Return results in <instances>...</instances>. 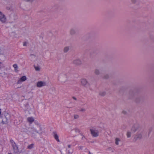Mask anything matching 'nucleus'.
<instances>
[{
  "mask_svg": "<svg viewBox=\"0 0 154 154\" xmlns=\"http://www.w3.org/2000/svg\"><path fill=\"white\" fill-rule=\"evenodd\" d=\"M80 85L86 88L90 86V84L87 80L84 78H82L80 81Z\"/></svg>",
  "mask_w": 154,
  "mask_h": 154,
  "instance_id": "1",
  "label": "nucleus"
},
{
  "mask_svg": "<svg viewBox=\"0 0 154 154\" xmlns=\"http://www.w3.org/2000/svg\"><path fill=\"white\" fill-rule=\"evenodd\" d=\"M72 63L73 64L76 66H80L82 64V60L79 58L74 60Z\"/></svg>",
  "mask_w": 154,
  "mask_h": 154,
  "instance_id": "2",
  "label": "nucleus"
},
{
  "mask_svg": "<svg viewBox=\"0 0 154 154\" xmlns=\"http://www.w3.org/2000/svg\"><path fill=\"white\" fill-rule=\"evenodd\" d=\"M10 115L8 113H6L5 114V117L2 120V124H6L7 120L10 119Z\"/></svg>",
  "mask_w": 154,
  "mask_h": 154,
  "instance_id": "3",
  "label": "nucleus"
},
{
  "mask_svg": "<svg viewBox=\"0 0 154 154\" xmlns=\"http://www.w3.org/2000/svg\"><path fill=\"white\" fill-rule=\"evenodd\" d=\"M0 21L2 23H5L7 21V18L5 15L0 11Z\"/></svg>",
  "mask_w": 154,
  "mask_h": 154,
  "instance_id": "4",
  "label": "nucleus"
},
{
  "mask_svg": "<svg viewBox=\"0 0 154 154\" xmlns=\"http://www.w3.org/2000/svg\"><path fill=\"white\" fill-rule=\"evenodd\" d=\"M60 79L62 82H65L68 80V77L66 74H64L61 75Z\"/></svg>",
  "mask_w": 154,
  "mask_h": 154,
  "instance_id": "5",
  "label": "nucleus"
},
{
  "mask_svg": "<svg viewBox=\"0 0 154 154\" xmlns=\"http://www.w3.org/2000/svg\"><path fill=\"white\" fill-rule=\"evenodd\" d=\"M37 87L41 88L47 85V83L45 81H39L38 82L36 83Z\"/></svg>",
  "mask_w": 154,
  "mask_h": 154,
  "instance_id": "6",
  "label": "nucleus"
},
{
  "mask_svg": "<svg viewBox=\"0 0 154 154\" xmlns=\"http://www.w3.org/2000/svg\"><path fill=\"white\" fill-rule=\"evenodd\" d=\"M91 134L94 137H97L98 136V131L94 129H92L90 130Z\"/></svg>",
  "mask_w": 154,
  "mask_h": 154,
  "instance_id": "7",
  "label": "nucleus"
},
{
  "mask_svg": "<svg viewBox=\"0 0 154 154\" xmlns=\"http://www.w3.org/2000/svg\"><path fill=\"white\" fill-rule=\"evenodd\" d=\"M27 78L26 76H23L21 77L18 80L17 82V84H20L21 83L24 82L26 80Z\"/></svg>",
  "mask_w": 154,
  "mask_h": 154,
  "instance_id": "8",
  "label": "nucleus"
},
{
  "mask_svg": "<svg viewBox=\"0 0 154 154\" xmlns=\"http://www.w3.org/2000/svg\"><path fill=\"white\" fill-rule=\"evenodd\" d=\"M76 31L75 29L74 28L71 29L69 31V33L71 35H74L76 33Z\"/></svg>",
  "mask_w": 154,
  "mask_h": 154,
  "instance_id": "9",
  "label": "nucleus"
},
{
  "mask_svg": "<svg viewBox=\"0 0 154 154\" xmlns=\"http://www.w3.org/2000/svg\"><path fill=\"white\" fill-rule=\"evenodd\" d=\"M142 137V135L141 134H138L136 135L134 137V139L135 141L136 140H137L138 139H141Z\"/></svg>",
  "mask_w": 154,
  "mask_h": 154,
  "instance_id": "10",
  "label": "nucleus"
},
{
  "mask_svg": "<svg viewBox=\"0 0 154 154\" xmlns=\"http://www.w3.org/2000/svg\"><path fill=\"white\" fill-rule=\"evenodd\" d=\"M30 59L32 61H35L37 58V57L34 55H30Z\"/></svg>",
  "mask_w": 154,
  "mask_h": 154,
  "instance_id": "11",
  "label": "nucleus"
},
{
  "mask_svg": "<svg viewBox=\"0 0 154 154\" xmlns=\"http://www.w3.org/2000/svg\"><path fill=\"white\" fill-rule=\"evenodd\" d=\"M13 66L14 69V71L15 72H17L18 71V67L17 65V64H15L13 65Z\"/></svg>",
  "mask_w": 154,
  "mask_h": 154,
  "instance_id": "12",
  "label": "nucleus"
},
{
  "mask_svg": "<svg viewBox=\"0 0 154 154\" xmlns=\"http://www.w3.org/2000/svg\"><path fill=\"white\" fill-rule=\"evenodd\" d=\"M106 92L104 91H100L99 92V94L100 95L102 96H104L106 95Z\"/></svg>",
  "mask_w": 154,
  "mask_h": 154,
  "instance_id": "13",
  "label": "nucleus"
},
{
  "mask_svg": "<svg viewBox=\"0 0 154 154\" xmlns=\"http://www.w3.org/2000/svg\"><path fill=\"white\" fill-rule=\"evenodd\" d=\"M54 137L56 140L58 142H60L59 137L58 135L56 133H54Z\"/></svg>",
  "mask_w": 154,
  "mask_h": 154,
  "instance_id": "14",
  "label": "nucleus"
},
{
  "mask_svg": "<svg viewBox=\"0 0 154 154\" xmlns=\"http://www.w3.org/2000/svg\"><path fill=\"white\" fill-rule=\"evenodd\" d=\"M94 73L97 75H98L100 73V70L98 69H96L94 70Z\"/></svg>",
  "mask_w": 154,
  "mask_h": 154,
  "instance_id": "15",
  "label": "nucleus"
},
{
  "mask_svg": "<svg viewBox=\"0 0 154 154\" xmlns=\"http://www.w3.org/2000/svg\"><path fill=\"white\" fill-rule=\"evenodd\" d=\"M27 120L31 123L34 121V119L32 117H29L27 118Z\"/></svg>",
  "mask_w": 154,
  "mask_h": 154,
  "instance_id": "16",
  "label": "nucleus"
},
{
  "mask_svg": "<svg viewBox=\"0 0 154 154\" xmlns=\"http://www.w3.org/2000/svg\"><path fill=\"white\" fill-rule=\"evenodd\" d=\"M121 141L120 139L118 138H116L115 139V143L116 145H119V142Z\"/></svg>",
  "mask_w": 154,
  "mask_h": 154,
  "instance_id": "17",
  "label": "nucleus"
},
{
  "mask_svg": "<svg viewBox=\"0 0 154 154\" xmlns=\"http://www.w3.org/2000/svg\"><path fill=\"white\" fill-rule=\"evenodd\" d=\"M69 50V47H66L63 49V51L65 53L67 52Z\"/></svg>",
  "mask_w": 154,
  "mask_h": 154,
  "instance_id": "18",
  "label": "nucleus"
},
{
  "mask_svg": "<svg viewBox=\"0 0 154 154\" xmlns=\"http://www.w3.org/2000/svg\"><path fill=\"white\" fill-rule=\"evenodd\" d=\"M126 136L127 138H129L131 137V133L129 131H128L126 134Z\"/></svg>",
  "mask_w": 154,
  "mask_h": 154,
  "instance_id": "19",
  "label": "nucleus"
},
{
  "mask_svg": "<svg viewBox=\"0 0 154 154\" xmlns=\"http://www.w3.org/2000/svg\"><path fill=\"white\" fill-rule=\"evenodd\" d=\"M122 113L124 115H125L127 114V111L125 110H123L122 112Z\"/></svg>",
  "mask_w": 154,
  "mask_h": 154,
  "instance_id": "20",
  "label": "nucleus"
},
{
  "mask_svg": "<svg viewBox=\"0 0 154 154\" xmlns=\"http://www.w3.org/2000/svg\"><path fill=\"white\" fill-rule=\"evenodd\" d=\"M35 69L36 71H39L40 69V68L39 66H34Z\"/></svg>",
  "mask_w": 154,
  "mask_h": 154,
  "instance_id": "21",
  "label": "nucleus"
},
{
  "mask_svg": "<svg viewBox=\"0 0 154 154\" xmlns=\"http://www.w3.org/2000/svg\"><path fill=\"white\" fill-rule=\"evenodd\" d=\"M35 0H24L25 2H29L31 3H32Z\"/></svg>",
  "mask_w": 154,
  "mask_h": 154,
  "instance_id": "22",
  "label": "nucleus"
},
{
  "mask_svg": "<svg viewBox=\"0 0 154 154\" xmlns=\"http://www.w3.org/2000/svg\"><path fill=\"white\" fill-rule=\"evenodd\" d=\"M73 117L74 119H78L79 118V115L77 114L74 115Z\"/></svg>",
  "mask_w": 154,
  "mask_h": 154,
  "instance_id": "23",
  "label": "nucleus"
},
{
  "mask_svg": "<svg viewBox=\"0 0 154 154\" xmlns=\"http://www.w3.org/2000/svg\"><path fill=\"white\" fill-rule=\"evenodd\" d=\"M33 147V144H31L27 146V148L29 149H31Z\"/></svg>",
  "mask_w": 154,
  "mask_h": 154,
  "instance_id": "24",
  "label": "nucleus"
},
{
  "mask_svg": "<svg viewBox=\"0 0 154 154\" xmlns=\"http://www.w3.org/2000/svg\"><path fill=\"white\" fill-rule=\"evenodd\" d=\"M131 2L132 4H136L137 2V0H131Z\"/></svg>",
  "mask_w": 154,
  "mask_h": 154,
  "instance_id": "25",
  "label": "nucleus"
},
{
  "mask_svg": "<svg viewBox=\"0 0 154 154\" xmlns=\"http://www.w3.org/2000/svg\"><path fill=\"white\" fill-rule=\"evenodd\" d=\"M109 77V75L108 74H106L103 76V78L105 79H108Z\"/></svg>",
  "mask_w": 154,
  "mask_h": 154,
  "instance_id": "26",
  "label": "nucleus"
},
{
  "mask_svg": "<svg viewBox=\"0 0 154 154\" xmlns=\"http://www.w3.org/2000/svg\"><path fill=\"white\" fill-rule=\"evenodd\" d=\"M86 111V109L85 108H81L80 110V111L82 112H85Z\"/></svg>",
  "mask_w": 154,
  "mask_h": 154,
  "instance_id": "27",
  "label": "nucleus"
},
{
  "mask_svg": "<svg viewBox=\"0 0 154 154\" xmlns=\"http://www.w3.org/2000/svg\"><path fill=\"white\" fill-rule=\"evenodd\" d=\"M131 130L133 131H136V129L134 126L132 127L131 129Z\"/></svg>",
  "mask_w": 154,
  "mask_h": 154,
  "instance_id": "28",
  "label": "nucleus"
},
{
  "mask_svg": "<svg viewBox=\"0 0 154 154\" xmlns=\"http://www.w3.org/2000/svg\"><path fill=\"white\" fill-rule=\"evenodd\" d=\"M75 130L76 132L79 133L80 132L79 130L78 129L75 128Z\"/></svg>",
  "mask_w": 154,
  "mask_h": 154,
  "instance_id": "29",
  "label": "nucleus"
},
{
  "mask_svg": "<svg viewBox=\"0 0 154 154\" xmlns=\"http://www.w3.org/2000/svg\"><path fill=\"white\" fill-rule=\"evenodd\" d=\"M80 136H81L82 137V139H83V138L84 137L83 135L82 134H80Z\"/></svg>",
  "mask_w": 154,
  "mask_h": 154,
  "instance_id": "30",
  "label": "nucleus"
},
{
  "mask_svg": "<svg viewBox=\"0 0 154 154\" xmlns=\"http://www.w3.org/2000/svg\"><path fill=\"white\" fill-rule=\"evenodd\" d=\"M35 124H36V125H38V124H39L38 122H37L35 121Z\"/></svg>",
  "mask_w": 154,
  "mask_h": 154,
  "instance_id": "31",
  "label": "nucleus"
},
{
  "mask_svg": "<svg viewBox=\"0 0 154 154\" xmlns=\"http://www.w3.org/2000/svg\"><path fill=\"white\" fill-rule=\"evenodd\" d=\"M73 98L75 100H76V99L75 97H73Z\"/></svg>",
  "mask_w": 154,
  "mask_h": 154,
  "instance_id": "32",
  "label": "nucleus"
},
{
  "mask_svg": "<svg viewBox=\"0 0 154 154\" xmlns=\"http://www.w3.org/2000/svg\"><path fill=\"white\" fill-rule=\"evenodd\" d=\"M89 154H93L91 152H89Z\"/></svg>",
  "mask_w": 154,
  "mask_h": 154,
  "instance_id": "33",
  "label": "nucleus"
},
{
  "mask_svg": "<svg viewBox=\"0 0 154 154\" xmlns=\"http://www.w3.org/2000/svg\"><path fill=\"white\" fill-rule=\"evenodd\" d=\"M2 64V63L1 62H0V65H1V64Z\"/></svg>",
  "mask_w": 154,
  "mask_h": 154,
  "instance_id": "34",
  "label": "nucleus"
},
{
  "mask_svg": "<svg viewBox=\"0 0 154 154\" xmlns=\"http://www.w3.org/2000/svg\"><path fill=\"white\" fill-rule=\"evenodd\" d=\"M24 46H25L26 45H25V44L24 43V44L23 45Z\"/></svg>",
  "mask_w": 154,
  "mask_h": 154,
  "instance_id": "35",
  "label": "nucleus"
},
{
  "mask_svg": "<svg viewBox=\"0 0 154 154\" xmlns=\"http://www.w3.org/2000/svg\"><path fill=\"white\" fill-rule=\"evenodd\" d=\"M16 148H17V147H16Z\"/></svg>",
  "mask_w": 154,
  "mask_h": 154,
  "instance_id": "36",
  "label": "nucleus"
},
{
  "mask_svg": "<svg viewBox=\"0 0 154 154\" xmlns=\"http://www.w3.org/2000/svg\"><path fill=\"white\" fill-rule=\"evenodd\" d=\"M8 154H11V153H8Z\"/></svg>",
  "mask_w": 154,
  "mask_h": 154,
  "instance_id": "37",
  "label": "nucleus"
},
{
  "mask_svg": "<svg viewBox=\"0 0 154 154\" xmlns=\"http://www.w3.org/2000/svg\"><path fill=\"white\" fill-rule=\"evenodd\" d=\"M0 73H1V72H0Z\"/></svg>",
  "mask_w": 154,
  "mask_h": 154,
  "instance_id": "38",
  "label": "nucleus"
}]
</instances>
